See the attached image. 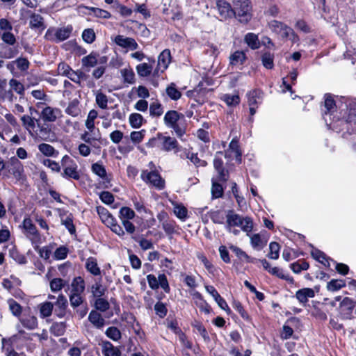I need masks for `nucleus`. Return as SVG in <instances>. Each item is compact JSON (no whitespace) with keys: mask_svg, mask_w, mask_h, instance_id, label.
<instances>
[{"mask_svg":"<svg viewBox=\"0 0 356 356\" xmlns=\"http://www.w3.org/2000/svg\"><path fill=\"white\" fill-rule=\"evenodd\" d=\"M232 306L245 321L252 323V318L249 315L248 312L244 309L242 303L240 301L234 300L233 302Z\"/></svg>","mask_w":356,"mask_h":356,"instance_id":"nucleus-40","label":"nucleus"},{"mask_svg":"<svg viewBox=\"0 0 356 356\" xmlns=\"http://www.w3.org/2000/svg\"><path fill=\"white\" fill-rule=\"evenodd\" d=\"M73 31V27L72 25H67L66 26L57 28L56 31V33L54 35L56 37V43L63 42L67 39H68Z\"/></svg>","mask_w":356,"mask_h":356,"instance_id":"nucleus-28","label":"nucleus"},{"mask_svg":"<svg viewBox=\"0 0 356 356\" xmlns=\"http://www.w3.org/2000/svg\"><path fill=\"white\" fill-rule=\"evenodd\" d=\"M269 250L267 257L271 259H277L280 257V244L275 241L270 242L269 244Z\"/></svg>","mask_w":356,"mask_h":356,"instance_id":"nucleus-62","label":"nucleus"},{"mask_svg":"<svg viewBox=\"0 0 356 356\" xmlns=\"http://www.w3.org/2000/svg\"><path fill=\"white\" fill-rule=\"evenodd\" d=\"M157 138L159 140V148L165 152L174 151L178 152L180 151V145L177 140L169 136H164L162 133H157Z\"/></svg>","mask_w":356,"mask_h":356,"instance_id":"nucleus-11","label":"nucleus"},{"mask_svg":"<svg viewBox=\"0 0 356 356\" xmlns=\"http://www.w3.org/2000/svg\"><path fill=\"white\" fill-rule=\"evenodd\" d=\"M312 257L319 263L322 264L327 268H330V261H334L330 257H327L323 251L318 249H314L311 252Z\"/></svg>","mask_w":356,"mask_h":356,"instance_id":"nucleus-26","label":"nucleus"},{"mask_svg":"<svg viewBox=\"0 0 356 356\" xmlns=\"http://www.w3.org/2000/svg\"><path fill=\"white\" fill-rule=\"evenodd\" d=\"M63 172L61 177L65 179H74L78 181L81 178L79 171L78 170V165L67 154L63 156L60 161Z\"/></svg>","mask_w":356,"mask_h":356,"instance_id":"nucleus-8","label":"nucleus"},{"mask_svg":"<svg viewBox=\"0 0 356 356\" xmlns=\"http://www.w3.org/2000/svg\"><path fill=\"white\" fill-rule=\"evenodd\" d=\"M140 177L143 181L150 184L159 190H162L165 188V180L156 170H152L150 172H148L147 170H144L141 172Z\"/></svg>","mask_w":356,"mask_h":356,"instance_id":"nucleus-10","label":"nucleus"},{"mask_svg":"<svg viewBox=\"0 0 356 356\" xmlns=\"http://www.w3.org/2000/svg\"><path fill=\"white\" fill-rule=\"evenodd\" d=\"M99 54L97 52L92 51L90 54L84 56L81 59V63L83 67L90 68L95 67L97 64V57Z\"/></svg>","mask_w":356,"mask_h":356,"instance_id":"nucleus-37","label":"nucleus"},{"mask_svg":"<svg viewBox=\"0 0 356 356\" xmlns=\"http://www.w3.org/2000/svg\"><path fill=\"white\" fill-rule=\"evenodd\" d=\"M172 56L169 49H165L159 54L157 64L162 67L161 73H163L168 68L169 65L172 62Z\"/></svg>","mask_w":356,"mask_h":356,"instance_id":"nucleus-23","label":"nucleus"},{"mask_svg":"<svg viewBox=\"0 0 356 356\" xmlns=\"http://www.w3.org/2000/svg\"><path fill=\"white\" fill-rule=\"evenodd\" d=\"M269 273L280 279L288 282L289 284L294 283L293 277L290 276L289 275H285L283 272V270L278 267H272Z\"/></svg>","mask_w":356,"mask_h":356,"instance_id":"nucleus-48","label":"nucleus"},{"mask_svg":"<svg viewBox=\"0 0 356 356\" xmlns=\"http://www.w3.org/2000/svg\"><path fill=\"white\" fill-rule=\"evenodd\" d=\"M274 54L268 51H264L261 56V63L267 70H272L274 68Z\"/></svg>","mask_w":356,"mask_h":356,"instance_id":"nucleus-39","label":"nucleus"},{"mask_svg":"<svg viewBox=\"0 0 356 356\" xmlns=\"http://www.w3.org/2000/svg\"><path fill=\"white\" fill-rule=\"evenodd\" d=\"M230 152H233L235 154L236 162L238 164L242 163V149L239 145V139L237 137L232 138L229 144V147L225 151V157L227 159L231 158Z\"/></svg>","mask_w":356,"mask_h":356,"instance_id":"nucleus-13","label":"nucleus"},{"mask_svg":"<svg viewBox=\"0 0 356 356\" xmlns=\"http://www.w3.org/2000/svg\"><path fill=\"white\" fill-rule=\"evenodd\" d=\"M29 27L31 29L42 33L46 29L47 26L44 24V20L42 15L32 13L30 15Z\"/></svg>","mask_w":356,"mask_h":356,"instance_id":"nucleus-18","label":"nucleus"},{"mask_svg":"<svg viewBox=\"0 0 356 356\" xmlns=\"http://www.w3.org/2000/svg\"><path fill=\"white\" fill-rule=\"evenodd\" d=\"M68 280L62 278H54L49 282L51 291L53 292H58L68 285Z\"/></svg>","mask_w":356,"mask_h":356,"instance_id":"nucleus-47","label":"nucleus"},{"mask_svg":"<svg viewBox=\"0 0 356 356\" xmlns=\"http://www.w3.org/2000/svg\"><path fill=\"white\" fill-rule=\"evenodd\" d=\"M9 256L19 265H24L28 262L26 256L21 253L16 246L9 250Z\"/></svg>","mask_w":356,"mask_h":356,"instance_id":"nucleus-36","label":"nucleus"},{"mask_svg":"<svg viewBox=\"0 0 356 356\" xmlns=\"http://www.w3.org/2000/svg\"><path fill=\"white\" fill-rule=\"evenodd\" d=\"M16 341V336L13 335L9 338H2V351L5 353L6 356H19V353L14 348V343Z\"/></svg>","mask_w":356,"mask_h":356,"instance_id":"nucleus-17","label":"nucleus"},{"mask_svg":"<svg viewBox=\"0 0 356 356\" xmlns=\"http://www.w3.org/2000/svg\"><path fill=\"white\" fill-rule=\"evenodd\" d=\"M100 346L104 356H121L122 355L120 348L113 346L109 341H102Z\"/></svg>","mask_w":356,"mask_h":356,"instance_id":"nucleus-20","label":"nucleus"},{"mask_svg":"<svg viewBox=\"0 0 356 356\" xmlns=\"http://www.w3.org/2000/svg\"><path fill=\"white\" fill-rule=\"evenodd\" d=\"M129 120L130 126L134 129L140 128L145 121L143 115L137 113L130 114Z\"/></svg>","mask_w":356,"mask_h":356,"instance_id":"nucleus-53","label":"nucleus"},{"mask_svg":"<svg viewBox=\"0 0 356 356\" xmlns=\"http://www.w3.org/2000/svg\"><path fill=\"white\" fill-rule=\"evenodd\" d=\"M222 99L229 106H236L241 102V98L238 94H236V95L225 94V95H224Z\"/></svg>","mask_w":356,"mask_h":356,"instance_id":"nucleus-63","label":"nucleus"},{"mask_svg":"<svg viewBox=\"0 0 356 356\" xmlns=\"http://www.w3.org/2000/svg\"><path fill=\"white\" fill-rule=\"evenodd\" d=\"M55 111L56 109L50 106H46L44 108L41 113V117L43 121L49 122H54L57 118Z\"/></svg>","mask_w":356,"mask_h":356,"instance_id":"nucleus-46","label":"nucleus"},{"mask_svg":"<svg viewBox=\"0 0 356 356\" xmlns=\"http://www.w3.org/2000/svg\"><path fill=\"white\" fill-rule=\"evenodd\" d=\"M106 291L107 288L102 284L101 276L90 286V292L94 299L104 296Z\"/></svg>","mask_w":356,"mask_h":356,"instance_id":"nucleus-22","label":"nucleus"},{"mask_svg":"<svg viewBox=\"0 0 356 356\" xmlns=\"http://www.w3.org/2000/svg\"><path fill=\"white\" fill-rule=\"evenodd\" d=\"M348 113L345 119L331 122L336 132L345 131L349 134H356V102L346 105Z\"/></svg>","mask_w":356,"mask_h":356,"instance_id":"nucleus-4","label":"nucleus"},{"mask_svg":"<svg viewBox=\"0 0 356 356\" xmlns=\"http://www.w3.org/2000/svg\"><path fill=\"white\" fill-rule=\"evenodd\" d=\"M163 122L167 127L173 129L179 139L182 140L188 127V123L183 113L175 110L168 111L164 115Z\"/></svg>","mask_w":356,"mask_h":356,"instance_id":"nucleus-2","label":"nucleus"},{"mask_svg":"<svg viewBox=\"0 0 356 356\" xmlns=\"http://www.w3.org/2000/svg\"><path fill=\"white\" fill-rule=\"evenodd\" d=\"M121 75L123 78V82L128 84H133L136 81L135 74L131 68L121 70Z\"/></svg>","mask_w":356,"mask_h":356,"instance_id":"nucleus-60","label":"nucleus"},{"mask_svg":"<svg viewBox=\"0 0 356 356\" xmlns=\"http://www.w3.org/2000/svg\"><path fill=\"white\" fill-rule=\"evenodd\" d=\"M36 122L42 136L45 139L49 138L52 133V126L47 123V122L44 121L43 123H41L39 120H36Z\"/></svg>","mask_w":356,"mask_h":356,"instance_id":"nucleus-55","label":"nucleus"},{"mask_svg":"<svg viewBox=\"0 0 356 356\" xmlns=\"http://www.w3.org/2000/svg\"><path fill=\"white\" fill-rule=\"evenodd\" d=\"M346 281L344 280L332 279L327 283V289L329 291H337L346 286Z\"/></svg>","mask_w":356,"mask_h":356,"instance_id":"nucleus-51","label":"nucleus"},{"mask_svg":"<svg viewBox=\"0 0 356 356\" xmlns=\"http://www.w3.org/2000/svg\"><path fill=\"white\" fill-rule=\"evenodd\" d=\"M20 322L24 327L32 330L38 327V323L37 318L33 315H24L20 318Z\"/></svg>","mask_w":356,"mask_h":356,"instance_id":"nucleus-32","label":"nucleus"},{"mask_svg":"<svg viewBox=\"0 0 356 356\" xmlns=\"http://www.w3.org/2000/svg\"><path fill=\"white\" fill-rule=\"evenodd\" d=\"M138 75L140 77H147L149 76L153 70V66L152 64H148L147 63H143L138 64L136 67Z\"/></svg>","mask_w":356,"mask_h":356,"instance_id":"nucleus-43","label":"nucleus"},{"mask_svg":"<svg viewBox=\"0 0 356 356\" xmlns=\"http://www.w3.org/2000/svg\"><path fill=\"white\" fill-rule=\"evenodd\" d=\"M71 286L70 293L83 294L86 288L83 278L81 276L75 277L72 281Z\"/></svg>","mask_w":356,"mask_h":356,"instance_id":"nucleus-31","label":"nucleus"},{"mask_svg":"<svg viewBox=\"0 0 356 356\" xmlns=\"http://www.w3.org/2000/svg\"><path fill=\"white\" fill-rule=\"evenodd\" d=\"M323 106L325 110H323V118L327 125L334 131V128L331 126V122L337 123L338 120L345 119L346 115L342 117L337 115L336 101L334 99V96L330 93H325L324 95Z\"/></svg>","mask_w":356,"mask_h":356,"instance_id":"nucleus-5","label":"nucleus"},{"mask_svg":"<svg viewBox=\"0 0 356 356\" xmlns=\"http://www.w3.org/2000/svg\"><path fill=\"white\" fill-rule=\"evenodd\" d=\"M216 5L221 20H227L234 17L233 8L226 0H216Z\"/></svg>","mask_w":356,"mask_h":356,"instance_id":"nucleus-14","label":"nucleus"},{"mask_svg":"<svg viewBox=\"0 0 356 356\" xmlns=\"http://www.w3.org/2000/svg\"><path fill=\"white\" fill-rule=\"evenodd\" d=\"M315 296V291L312 288H302L296 292L295 297L303 306H306L308 299Z\"/></svg>","mask_w":356,"mask_h":356,"instance_id":"nucleus-19","label":"nucleus"},{"mask_svg":"<svg viewBox=\"0 0 356 356\" xmlns=\"http://www.w3.org/2000/svg\"><path fill=\"white\" fill-rule=\"evenodd\" d=\"M226 217L228 227H238L242 225L243 217L234 213L233 210H229Z\"/></svg>","mask_w":356,"mask_h":356,"instance_id":"nucleus-38","label":"nucleus"},{"mask_svg":"<svg viewBox=\"0 0 356 356\" xmlns=\"http://www.w3.org/2000/svg\"><path fill=\"white\" fill-rule=\"evenodd\" d=\"M211 192L212 199H218L222 197L224 195V188L222 185L219 182L212 179Z\"/></svg>","mask_w":356,"mask_h":356,"instance_id":"nucleus-49","label":"nucleus"},{"mask_svg":"<svg viewBox=\"0 0 356 356\" xmlns=\"http://www.w3.org/2000/svg\"><path fill=\"white\" fill-rule=\"evenodd\" d=\"M165 92L168 97L173 101H177L181 97V92L177 88L174 83H171L167 86Z\"/></svg>","mask_w":356,"mask_h":356,"instance_id":"nucleus-50","label":"nucleus"},{"mask_svg":"<svg viewBox=\"0 0 356 356\" xmlns=\"http://www.w3.org/2000/svg\"><path fill=\"white\" fill-rule=\"evenodd\" d=\"M113 41L118 46L131 51L136 50L139 47L134 38L122 35H116Z\"/></svg>","mask_w":356,"mask_h":356,"instance_id":"nucleus-15","label":"nucleus"},{"mask_svg":"<svg viewBox=\"0 0 356 356\" xmlns=\"http://www.w3.org/2000/svg\"><path fill=\"white\" fill-rule=\"evenodd\" d=\"M79 102L78 99H74L72 101H71L67 107L65 108V112L72 117H76L78 116L80 113L81 110L79 107Z\"/></svg>","mask_w":356,"mask_h":356,"instance_id":"nucleus-45","label":"nucleus"},{"mask_svg":"<svg viewBox=\"0 0 356 356\" xmlns=\"http://www.w3.org/2000/svg\"><path fill=\"white\" fill-rule=\"evenodd\" d=\"M246 60V54L243 51L236 50L229 56V65H243Z\"/></svg>","mask_w":356,"mask_h":356,"instance_id":"nucleus-29","label":"nucleus"},{"mask_svg":"<svg viewBox=\"0 0 356 356\" xmlns=\"http://www.w3.org/2000/svg\"><path fill=\"white\" fill-rule=\"evenodd\" d=\"M68 253V248L65 245H60L54 251V259L56 260H63L67 258Z\"/></svg>","mask_w":356,"mask_h":356,"instance_id":"nucleus-64","label":"nucleus"},{"mask_svg":"<svg viewBox=\"0 0 356 356\" xmlns=\"http://www.w3.org/2000/svg\"><path fill=\"white\" fill-rule=\"evenodd\" d=\"M53 305L54 314L58 318H63L67 314H70V312L68 310L67 299L63 293L58 296L56 300L53 302Z\"/></svg>","mask_w":356,"mask_h":356,"instance_id":"nucleus-12","label":"nucleus"},{"mask_svg":"<svg viewBox=\"0 0 356 356\" xmlns=\"http://www.w3.org/2000/svg\"><path fill=\"white\" fill-rule=\"evenodd\" d=\"M88 321L97 329H102L106 323L102 315L96 310H92L90 312Z\"/></svg>","mask_w":356,"mask_h":356,"instance_id":"nucleus-24","label":"nucleus"},{"mask_svg":"<svg viewBox=\"0 0 356 356\" xmlns=\"http://www.w3.org/2000/svg\"><path fill=\"white\" fill-rule=\"evenodd\" d=\"M245 43L252 50L258 49L261 47L259 37L254 33H248L244 36Z\"/></svg>","mask_w":356,"mask_h":356,"instance_id":"nucleus-30","label":"nucleus"},{"mask_svg":"<svg viewBox=\"0 0 356 356\" xmlns=\"http://www.w3.org/2000/svg\"><path fill=\"white\" fill-rule=\"evenodd\" d=\"M38 149L44 156L48 157H57L58 156V151L56 150L55 148L47 143H41L38 145Z\"/></svg>","mask_w":356,"mask_h":356,"instance_id":"nucleus-41","label":"nucleus"},{"mask_svg":"<svg viewBox=\"0 0 356 356\" xmlns=\"http://www.w3.org/2000/svg\"><path fill=\"white\" fill-rule=\"evenodd\" d=\"M94 307L96 311L105 312L109 309L110 304L108 301L103 296L95 298Z\"/></svg>","mask_w":356,"mask_h":356,"instance_id":"nucleus-54","label":"nucleus"},{"mask_svg":"<svg viewBox=\"0 0 356 356\" xmlns=\"http://www.w3.org/2000/svg\"><path fill=\"white\" fill-rule=\"evenodd\" d=\"M92 172L104 180V188H108L111 186V179L108 177L106 168L101 162L92 164Z\"/></svg>","mask_w":356,"mask_h":356,"instance_id":"nucleus-16","label":"nucleus"},{"mask_svg":"<svg viewBox=\"0 0 356 356\" xmlns=\"http://www.w3.org/2000/svg\"><path fill=\"white\" fill-rule=\"evenodd\" d=\"M186 158L193 163L196 168L206 167L207 162L205 160L200 159L198 157L197 153L188 152L186 153Z\"/></svg>","mask_w":356,"mask_h":356,"instance_id":"nucleus-59","label":"nucleus"},{"mask_svg":"<svg viewBox=\"0 0 356 356\" xmlns=\"http://www.w3.org/2000/svg\"><path fill=\"white\" fill-rule=\"evenodd\" d=\"M269 29L282 39L289 38L293 43L299 40V37L293 29L280 21L273 19L268 24Z\"/></svg>","mask_w":356,"mask_h":356,"instance_id":"nucleus-7","label":"nucleus"},{"mask_svg":"<svg viewBox=\"0 0 356 356\" xmlns=\"http://www.w3.org/2000/svg\"><path fill=\"white\" fill-rule=\"evenodd\" d=\"M22 228L24 234L31 241L32 245L41 243V234L38 230L35 224L29 217H25L22 221Z\"/></svg>","mask_w":356,"mask_h":356,"instance_id":"nucleus-9","label":"nucleus"},{"mask_svg":"<svg viewBox=\"0 0 356 356\" xmlns=\"http://www.w3.org/2000/svg\"><path fill=\"white\" fill-rule=\"evenodd\" d=\"M7 303L9 306V310L13 316L19 317L22 315L23 308L19 303H18L13 298L8 299Z\"/></svg>","mask_w":356,"mask_h":356,"instance_id":"nucleus-44","label":"nucleus"},{"mask_svg":"<svg viewBox=\"0 0 356 356\" xmlns=\"http://www.w3.org/2000/svg\"><path fill=\"white\" fill-rule=\"evenodd\" d=\"M21 120L22 122V125L26 130H28L29 132H31V131H35L37 120L31 117L30 115H24L22 116Z\"/></svg>","mask_w":356,"mask_h":356,"instance_id":"nucleus-57","label":"nucleus"},{"mask_svg":"<svg viewBox=\"0 0 356 356\" xmlns=\"http://www.w3.org/2000/svg\"><path fill=\"white\" fill-rule=\"evenodd\" d=\"M106 336L114 341H119L122 337L120 330L115 326L109 327L105 331Z\"/></svg>","mask_w":356,"mask_h":356,"instance_id":"nucleus-61","label":"nucleus"},{"mask_svg":"<svg viewBox=\"0 0 356 356\" xmlns=\"http://www.w3.org/2000/svg\"><path fill=\"white\" fill-rule=\"evenodd\" d=\"M61 224L65 226L71 235H76V229L74 224V216L72 213H69L65 218H61Z\"/></svg>","mask_w":356,"mask_h":356,"instance_id":"nucleus-42","label":"nucleus"},{"mask_svg":"<svg viewBox=\"0 0 356 356\" xmlns=\"http://www.w3.org/2000/svg\"><path fill=\"white\" fill-rule=\"evenodd\" d=\"M40 243H37L32 245L34 250L38 252L41 258L44 259V260L49 259L51 254V245L40 248Z\"/></svg>","mask_w":356,"mask_h":356,"instance_id":"nucleus-52","label":"nucleus"},{"mask_svg":"<svg viewBox=\"0 0 356 356\" xmlns=\"http://www.w3.org/2000/svg\"><path fill=\"white\" fill-rule=\"evenodd\" d=\"M1 38L3 43L0 44V58L10 59L16 57L21 47L15 35L11 31H6L1 33Z\"/></svg>","mask_w":356,"mask_h":356,"instance_id":"nucleus-3","label":"nucleus"},{"mask_svg":"<svg viewBox=\"0 0 356 356\" xmlns=\"http://www.w3.org/2000/svg\"><path fill=\"white\" fill-rule=\"evenodd\" d=\"M162 228L165 234L171 237L172 234L177 233L179 226L174 220L168 219L162 222Z\"/></svg>","mask_w":356,"mask_h":356,"instance_id":"nucleus-34","label":"nucleus"},{"mask_svg":"<svg viewBox=\"0 0 356 356\" xmlns=\"http://www.w3.org/2000/svg\"><path fill=\"white\" fill-rule=\"evenodd\" d=\"M40 316L42 318L49 317L54 312V305L51 301H45L38 305Z\"/></svg>","mask_w":356,"mask_h":356,"instance_id":"nucleus-35","label":"nucleus"},{"mask_svg":"<svg viewBox=\"0 0 356 356\" xmlns=\"http://www.w3.org/2000/svg\"><path fill=\"white\" fill-rule=\"evenodd\" d=\"M234 17L241 24H248L252 17V6L250 0H233Z\"/></svg>","mask_w":356,"mask_h":356,"instance_id":"nucleus-6","label":"nucleus"},{"mask_svg":"<svg viewBox=\"0 0 356 356\" xmlns=\"http://www.w3.org/2000/svg\"><path fill=\"white\" fill-rule=\"evenodd\" d=\"M85 268L88 272L94 276L101 275V269L98 266L97 260L95 257H88L86 261Z\"/></svg>","mask_w":356,"mask_h":356,"instance_id":"nucleus-27","label":"nucleus"},{"mask_svg":"<svg viewBox=\"0 0 356 356\" xmlns=\"http://www.w3.org/2000/svg\"><path fill=\"white\" fill-rule=\"evenodd\" d=\"M102 222L109 227L112 232L121 236L124 234L122 227L118 225L116 219L110 213L108 217L106 216L103 220Z\"/></svg>","mask_w":356,"mask_h":356,"instance_id":"nucleus-21","label":"nucleus"},{"mask_svg":"<svg viewBox=\"0 0 356 356\" xmlns=\"http://www.w3.org/2000/svg\"><path fill=\"white\" fill-rule=\"evenodd\" d=\"M67 323L65 321L63 322H54L50 328L49 331L51 334L55 337L63 336L66 332Z\"/></svg>","mask_w":356,"mask_h":356,"instance_id":"nucleus-33","label":"nucleus"},{"mask_svg":"<svg viewBox=\"0 0 356 356\" xmlns=\"http://www.w3.org/2000/svg\"><path fill=\"white\" fill-rule=\"evenodd\" d=\"M2 175L3 177L7 179L13 178L15 184L23 186L27 183L24 166L15 156L6 161V168Z\"/></svg>","mask_w":356,"mask_h":356,"instance_id":"nucleus-1","label":"nucleus"},{"mask_svg":"<svg viewBox=\"0 0 356 356\" xmlns=\"http://www.w3.org/2000/svg\"><path fill=\"white\" fill-rule=\"evenodd\" d=\"M205 288L206 291L213 296L219 307H220L222 305H224V303L226 302V300L222 297L220 296V295L213 286H206Z\"/></svg>","mask_w":356,"mask_h":356,"instance_id":"nucleus-58","label":"nucleus"},{"mask_svg":"<svg viewBox=\"0 0 356 356\" xmlns=\"http://www.w3.org/2000/svg\"><path fill=\"white\" fill-rule=\"evenodd\" d=\"M164 112L163 106L159 102H152L149 105V115L152 117L159 118Z\"/></svg>","mask_w":356,"mask_h":356,"instance_id":"nucleus-56","label":"nucleus"},{"mask_svg":"<svg viewBox=\"0 0 356 356\" xmlns=\"http://www.w3.org/2000/svg\"><path fill=\"white\" fill-rule=\"evenodd\" d=\"M262 95V90L258 88L253 89L248 92L246 95L248 105L258 106L261 102Z\"/></svg>","mask_w":356,"mask_h":356,"instance_id":"nucleus-25","label":"nucleus"}]
</instances>
